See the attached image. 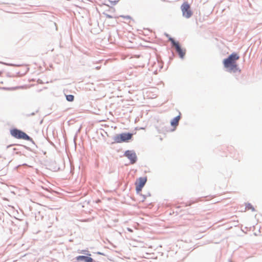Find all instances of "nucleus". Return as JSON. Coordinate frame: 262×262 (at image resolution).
<instances>
[{"mask_svg": "<svg viewBox=\"0 0 262 262\" xmlns=\"http://www.w3.org/2000/svg\"><path fill=\"white\" fill-rule=\"evenodd\" d=\"M239 58V56L237 53H232L227 58L223 61V64L225 68L228 69L230 72H235L237 70V64L236 61Z\"/></svg>", "mask_w": 262, "mask_h": 262, "instance_id": "obj_1", "label": "nucleus"}, {"mask_svg": "<svg viewBox=\"0 0 262 262\" xmlns=\"http://www.w3.org/2000/svg\"><path fill=\"white\" fill-rule=\"evenodd\" d=\"M133 135L130 133H122L117 135L114 138V141L116 143L127 142L132 139Z\"/></svg>", "mask_w": 262, "mask_h": 262, "instance_id": "obj_2", "label": "nucleus"}, {"mask_svg": "<svg viewBox=\"0 0 262 262\" xmlns=\"http://www.w3.org/2000/svg\"><path fill=\"white\" fill-rule=\"evenodd\" d=\"M11 135L17 139L30 140V138L24 132L17 129H13L11 130Z\"/></svg>", "mask_w": 262, "mask_h": 262, "instance_id": "obj_3", "label": "nucleus"}, {"mask_svg": "<svg viewBox=\"0 0 262 262\" xmlns=\"http://www.w3.org/2000/svg\"><path fill=\"white\" fill-rule=\"evenodd\" d=\"M181 8L183 16L187 18L191 17L192 13L190 9V6L187 3H184Z\"/></svg>", "mask_w": 262, "mask_h": 262, "instance_id": "obj_4", "label": "nucleus"}, {"mask_svg": "<svg viewBox=\"0 0 262 262\" xmlns=\"http://www.w3.org/2000/svg\"><path fill=\"white\" fill-rule=\"evenodd\" d=\"M146 181L147 178L146 177H140L136 180L135 182V186L136 191L138 193L140 192L142 190V189L145 185Z\"/></svg>", "mask_w": 262, "mask_h": 262, "instance_id": "obj_5", "label": "nucleus"}, {"mask_svg": "<svg viewBox=\"0 0 262 262\" xmlns=\"http://www.w3.org/2000/svg\"><path fill=\"white\" fill-rule=\"evenodd\" d=\"M169 40L172 43V45L175 47L177 52L178 53L181 58H183L185 54V51L181 49L179 42H176L174 40L171 38L169 39Z\"/></svg>", "mask_w": 262, "mask_h": 262, "instance_id": "obj_6", "label": "nucleus"}, {"mask_svg": "<svg viewBox=\"0 0 262 262\" xmlns=\"http://www.w3.org/2000/svg\"><path fill=\"white\" fill-rule=\"evenodd\" d=\"M124 156L130 160V162L132 164L135 163L137 161V157L134 151L126 150L124 153Z\"/></svg>", "mask_w": 262, "mask_h": 262, "instance_id": "obj_7", "label": "nucleus"}, {"mask_svg": "<svg viewBox=\"0 0 262 262\" xmlns=\"http://www.w3.org/2000/svg\"><path fill=\"white\" fill-rule=\"evenodd\" d=\"M77 261L80 260L84 261L85 262H93L94 260L90 257L85 256H78L76 257Z\"/></svg>", "mask_w": 262, "mask_h": 262, "instance_id": "obj_8", "label": "nucleus"}, {"mask_svg": "<svg viewBox=\"0 0 262 262\" xmlns=\"http://www.w3.org/2000/svg\"><path fill=\"white\" fill-rule=\"evenodd\" d=\"M180 117L178 116L175 118H174L171 122V124L172 126H177L178 124L179 121L180 120Z\"/></svg>", "mask_w": 262, "mask_h": 262, "instance_id": "obj_9", "label": "nucleus"}, {"mask_svg": "<svg viewBox=\"0 0 262 262\" xmlns=\"http://www.w3.org/2000/svg\"><path fill=\"white\" fill-rule=\"evenodd\" d=\"M66 99L68 101L72 102L74 99V96L72 95H68L66 96Z\"/></svg>", "mask_w": 262, "mask_h": 262, "instance_id": "obj_10", "label": "nucleus"}, {"mask_svg": "<svg viewBox=\"0 0 262 262\" xmlns=\"http://www.w3.org/2000/svg\"><path fill=\"white\" fill-rule=\"evenodd\" d=\"M246 208L248 210H251L252 211H255V209L253 206L250 203L246 204Z\"/></svg>", "mask_w": 262, "mask_h": 262, "instance_id": "obj_11", "label": "nucleus"}, {"mask_svg": "<svg viewBox=\"0 0 262 262\" xmlns=\"http://www.w3.org/2000/svg\"><path fill=\"white\" fill-rule=\"evenodd\" d=\"M23 68L24 69V73H21L20 74L21 75H24L25 73H26L29 71V68H28V67L27 66H25L23 67Z\"/></svg>", "mask_w": 262, "mask_h": 262, "instance_id": "obj_12", "label": "nucleus"}, {"mask_svg": "<svg viewBox=\"0 0 262 262\" xmlns=\"http://www.w3.org/2000/svg\"><path fill=\"white\" fill-rule=\"evenodd\" d=\"M121 17H122L124 18H126V19H130L131 18L130 16H121Z\"/></svg>", "mask_w": 262, "mask_h": 262, "instance_id": "obj_13", "label": "nucleus"}, {"mask_svg": "<svg viewBox=\"0 0 262 262\" xmlns=\"http://www.w3.org/2000/svg\"><path fill=\"white\" fill-rule=\"evenodd\" d=\"M98 254H101V255H104V254H103V253H100V252H98Z\"/></svg>", "mask_w": 262, "mask_h": 262, "instance_id": "obj_14", "label": "nucleus"}]
</instances>
